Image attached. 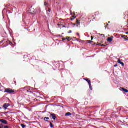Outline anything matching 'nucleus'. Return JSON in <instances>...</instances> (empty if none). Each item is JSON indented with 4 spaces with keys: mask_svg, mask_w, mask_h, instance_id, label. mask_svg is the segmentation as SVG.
<instances>
[{
    "mask_svg": "<svg viewBox=\"0 0 128 128\" xmlns=\"http://www.w3.org/2000/svg\"><path fill=\"white\" fill-rule=\"evenodd\" d=\"M76 17L74 16H72V18H71V20H74Z\"/></svg>",
    "mask_w": 128,
    "mask_h": 128,
    "instance_id": "obj_12",
    "label": "nucleus"
},
{
    "mask_svg": "<svg viewBox=\"0 0 128 128\" xmlns=\"http://www.w3.org/2000/svg\"><path fill=\"white\" fill-rule=\"evenodd\" d=\"M114 40V36H111L110 38H108L107 40L108 42H112L113 40Z\"/></svg>",
    "mask_w": 128,
    "mask_h": 128,
    "instance_id": "obj_6",
    "label": "nucleus"
},
{
    "mask_svg": "<svg viewBox=\"0 0 128 128\" xmlns=\"http://www.w3.org/2000/svg\"><path fill=\"white\" fill-rule=\"evenodd\" d=\"M77 36H78L79 38H80V34L77 33Z\"/></svg>",
    "mask_w": 128,
    "mask_h": 128,
    "instance_id": "obj_25",
    "label": "nucleus"
},
{
    "mask_svg": "<svg viewBox=\"0 0 128 128\" xmlns=\"http://www.w3.org/2000/svg\"><path fill=\"white\" fill-rule=\"evenodd\" d=\"M118 64H115V65L114 66V68H116V67H118Z\"/></svg>",
    "mask_w": 128,
    "mask_h": 128,
    "instance_id": "obj_21",
    "label": "nucleus"
},
{
    "mask_svg": "<svg viewBox=\"0 0 128 128\" xmlns=\"http://www.w3.org/2000/svg\"><path fill=\"white\" fill-rule=\"evenodd\" d=\"M66 116H72V113L70 112H68L66 114Z\"/></svg>",
    "mask_w": 128,
    "mask_h": 128,
    "instance_id": "obj_10",
    "label": "nucleus"
},
{
    "mask_svg": "<svg viewBox=\"0 0 128 128\" xmlns=\"http://www.w3.org/2000/svg\"><path fill=\"white\" fill-rule=\"evenodd\" d=\"M44 6H48V3H46V2H44Z\"/></svg>",
    "mask_w": 128,
    "mask_h": 128,
    "instance_id": "obj_22",
    "label": "nucleus"
},
{
    "mask_svg": "<svg viewBox=\"0 0 128 128\" xmlns=\"http://www.w3.org/2000/svg\"><path fill=\"white\" fill-rule=\"evenodd\" d=\"M101 36H104V34H102Z\"/></svg>",
    "mask_w": 128,
    "mask_h": 128,
    "instance_id": "obj_30",
    "label": "nucleus"
},
{
    "mask_svg": "<svg viewBox=\"0 0 128 128\" xmlns=\"http://www.w3.org/2000/svg\"><path fill=\"white\" fill-rule=\"evenodd\" d=\"M66 40V38H64L62 39V42H64V40Z\"/></svg>",
    "mask_w": 128,
    "mask_h": 128,
    "instance_id": "obj_24",
    "label": "nucleus"
},
{
    "mask_svg": "<svg viewBox=\"0 0 128 128\" xmlns=\"http://www.w3.org/2000/svg\"><path fill=\"white\" fill-rule=\"evenodd\" d=\"M108 26H110V24H106V26H105L106 28H108Z\"/></svg>",
    "mask_w": 128,
    "mask_h": 128,
    "instance_id": "obj_20",
    "label": "nucleus"
},
{
    "mask_svg": "<svg viewBox=\"0 0 128 128\" xmlns=\"http://www.w3.org/2000/svg\"><path fill=\"white\" fill-rule=\"evenodd\" d=\"M70 37H67V38H66V40H67L68 42H70Z\"/></svg>",
    "mask_w": 128,
    "mask_h": 128,
    "instance_id": "obj_16",
    "label": "nucleus"
},
{
    "mask_svg": "<svg viewBox=\"0 0 128 128\" xmlns=\"http://www.w3.org/2000/svg\"><path fill=\"white\" fill-rule=\"evenodd\" d=\"M50 118L52 120H56V114H50Z\"/></svg>",
    "mask_w": 128,
    "mask_h": 128,
    "instance_id": "obj_3",
    "label": "nucleus"
},
{
    "mask_svg": "<svg viewBox=\"0 0 128 128\" xmlns=\"http://www.w3.org/2000/svg\"><path fill=\"white\" fill-rule=\"evenodd\" d=\"M72 30H70V31L68 32V34H72Z\"/></svg>",
    "mask_w": 128,
    "mask_h": 128,
    "instance_id": "obj_28",
    "label": "nucleus"
},
{
    "mask_svg": "<svg viewBox=\"0 0 128 128\" xmlns=\"http://www.w3.org/2000/svg\"><path fill=\"white\" fill-rule=\"evenodd\" d=\"M48 120H50V118L46 117L44 118V120L45 122H48Z\"/></svg>",
    "mask_w": 128,
    "mask_h": 128,
    "instance_id": "obj_9",
    "label": "nucleus"
},
{
    "mask_svg": "<svg viewBox=\"0 0 128 128\" xmlns=\"http://www.w3.org/2000/svg\"><path fill=\"white\" fill-rule=\"evenodd\" d=\"M0 122H2V124H8V121L5 120H0Z\"/></svg>",
    "mask_w": 128,
    "mask_h": 128,
    "instance_id": "obj_5",
    "label": "nucleus"
},
{
    "mask_svg": "<svg viewBox=\"0 0 128 128\" xmlns=\"http://www.w3.org/2000/svg\"><path fill=\"white\" fill-rule=\"evenodd\" d=\"M108 24H110V22H108Z\"/></svg>",
    "mask_w": 128,
    "mask_h": 128,
    "instance_id": "obj_36",
    "label": "nucleus"
},
{
    "mask_svg": "<svg viewBox=\"0 0 128 128\" xmlns=\"http://www.w3.org/2000/svg\"><path fill=\"white\" fill-rule=\"evenodd\" d=\"M52 122H56V121L52 120Z\"/></svg>",
    "mask_w": 128,
    "mask_h": 128,
    "instance_id": "obj_35",
    "label": "nucleus"
},
{
    "mask_svg": "<svg viewBox=\"0 0 128 128\" xmlns=\"http://www.w3.org/2000/svg\"><path fill=\"white\" fill-rule=\"evenodd\" d=\"M124 92H128V90H126L124 88H122Z\"/></svg>",
    "mask_w": 128,
    "mask_h": 128,
    "instance_id": "obj_17",
    "label": "nucleus"
},
{
    "mask_svg": "<svg viewBox=\"0 0 128 128\" xmlns=\"http://www.w3.org/2000/svg\"><path fill=\"white\" fill-rule=\"evenodd\" d=\"M1 114H8V112H2Z\"/></svg>",
    "mask_w": 128,
    "mask_h": 128,
    "instance_id": "obj_27",
    "label": "nucleus"
},
{
    "mask_svg": "<svg viewBox=\"0 0 128 128\" xmlns=\"http://www.w3.org/2000/svg\"><path fill=\"white\" fill-rule=\"evenodd\" d=\"M87 42H88V44H92V42H93L92 40H88Z\"/></svg>",
    "mask_w": 128,
    "mask_h": 128,
    "instance_id": "obj_18",
    "label": "nucleus"
},
{
    "mask_svg": "<svg viewBox=\"0 0 128 128\" xmlns=\"http://www.w3.org/2000/svg\"><path fill=\"white\" fill-rule=\"evenodd\" d=\"M4 42V40L0 42V44H2Z\"/></svg>",
    "mask_w": 128,
    "mask_h": 128,
    "instance_id": "obj_33",
    "label": "nucleus"
},
{
    "mask_svg": "<svg viewBox=\"0 0 128 128\" xmlns=\"http://www.w3.org/2000/svg\"><path fill=\"white\" fill-rule=\"evenodd\" d=\"M4 128H8V126H4Z\"/></svg>",
    "mask_w": 128,
    "mask_h": 128,
    "instance_id": "obj_32",
    "label": "nucleus"
},
{
    "mask_svg": "<svg viewBox=\"0 0 128 128\" xmlns=\"http://www.w3.org/2000/svg\"><path fill=\"white\" fill-rule=\"evenodd\" d=\"M76 22L77 24H80V21L78 20H77Z\"/></svg>",
    "mask_w": 128,
    "mask_h": 128,
    "instance_id": "obj_13",
    "label": "nucleus"
},
{
    "mask_svg": "<svg viewBox=\"0 0 128 128\" xmlns=\"http://www.w3.org/2000/svg\"><path fill=\"white\" fill-rule=\"evenodd\" d=\"M118 64H122V66H124V64L122 62H120V59L118 58Z\"/></svg>",
    "mask_w": 128,
    "mask_h": 128,
    "instance_id": "obj_8",
    "label": "nucleus"
},
{
    "mask_svg": "<svg viewBox=\"0 0 128 128\" xmlns=\"http://www.w3.org/2000/svg\"><path fill=\"white\" fill-rule=\"evenodd\" d=\"M128 34V32H126V34Z\"/></svg>",
    "mask_w": 128,
    "mask_h": 128,
    "instance_id": "obj_37",
    "label": "nucleus"
},
{
    "mask_svg": "<svg viewBox=\"0 0 128 128\" xmlns=\"http://www.w3.org/2000/svg\"><path fill=\"white\" fill-rule=\"evenodd\" d=\"M101 46H106L101 44Z\"/></svg>",
    "mask_w": 128,
    "mask_h": 128,
    "instance_id": "obj_31",
    "label": "nucleus"
},
{
    "mask_svg": "<svg viewBox=\"0 0 128 128\" xmlns=\"http://www.w3.org/2000/svg\"><path fill=\"white\" fill-rule=\"evenodd\" d=\"M50 126L51 128H54V124H52V122H50Z\"/></svg>",
    "mask_w": 128,
    "mask_h": 128,
    "instance_id": "obj_15",
    "label": "nucleus"
},
{
    "mask_svg": "<svg viewBox=\"0 0 128 128\" xmlns=\"http://www.w3.org/2000/svg\"><path fill=\"white\" fill-rule=\"evenodd\" d=\"M4 92H6L7 94H14V90H12L10 88H6Z\"/></svg>",
    "mask_w": 128,
    "mask_h": 128,
    "instance_id": "obj_1",
    "label": "nucleus"
},
{
    "mask_svg": "<svg viewBox=\"0 0 128 128\" xmlns=\"http://www.w3.org/2000/svg\"><path fill=\"white\" fill-rule=\"evenodd\" d=\"M96 46H102V44H98Z\"/></svg>",
    "mask_w": 128,
    "mask_h": 128,
    "instance_id": "obj_23",
    "label": "nucleus"
},
{
    "mask_svg": "<svg viewBox=\"0 0 128 128\" xmlns=\"http://www.w3.org/2000/svg\"><path fill=\"white\" fill-rule=\"evenodd\" d=\"M92 40H94V37L92 36L91 37V40H92Z\"/></svg>",
    "mask_w": 128,
    "mask_h": 128,
    "instance_id": "obj_26",
    "label": "nucleus"
},
{
    "mask_svg": "<svg viewBox=\"0 0 128 128\" xmlns=\"http://www.w3.org/2000/svg\"><path fill=\"white\" fill-rule=\"evenodd\" d=\"M10 104H6L4 105L3 108L4 110H8V108L10 106Z\"/></svg>",
    "mask_w": 128,
    "mask_h": 128,
    "instance_id": "obj_4",
    "label": "nucleus"
},
{
    "mask_svg": "<svg viewBox=\"0 0 128 128\" xmlns=\"http://www.w3.org/2000/svg\"><path fill=\"white\" fill-rule=\"evenodd\" d=\"M73 26H76V24H73Z\"/></svg>",
    "mask_w": 128,
    "mask_h": 128,
    "instance_id": "obj_34",
    "label": "nucleus"
},
{
    "mask_svg": "<svg viewBox=\"0 0 128 128\" xmlns=\"http://www.w3.org/2000/svg\"><path fill=\"white\" fill-rule=\"evenodd\" d=\"M84 80H86V82L88 84H92V82H90V80L88 78H84Z\"/></svg>",
    "mask_w": 128,
    "mask_h": 128,
    "instance_id": "obj_7",
    "label": "nucleus"
},
{
    "mask_svg": "<svg viewBox=\"0 0 128 128\" xmlns=\"http://www.w3.org/2000/svg\"><path fill=\"white\" fill-rule=\"evenodd\" d=\"M89 86L90 90H92V84H89Z\"/></svg>",
    "mask_w": 128,
    "mask_h": 128,
    "instance_id": "obj_14",
    "label": "nucleus"
},
{
    "mask_svg": "<svg viewBox=\"0 0 128 128\" xmlns=\"http://www.w3.org/2000/svg\"><path fill=\"white\" fill-rule=\"evenodd\" d=\"M21 126L22 128H26V125L24 124H21Z\"/></svg>",
    "mask_w": 128,
    "mask_h": 128,
    "instance_id": "obj_19",
    "label": "nucleus"
},
{
    "mask_svg": "<svg viewBox=\"0 0 128 128\" xmlns=\"http://www.w3.org/2000/svg\"><path fill=\"white\" fill-rule=\"evenodd\" d=\"M0 110H2V108L1 107H0Z\"/></svg>",
    "mask_w": 128,
    "mask_h": 128,
    "instance_id": "obj_39",
    "label": "nucleus"
},
{
    "mask_svg": "<svg viewBox=\"0 0 128 128\" xmlns=\"http://www.w3.org/2000/svg\"><path fill=\"white\" fill-rule=\"evenodd\" d=\"M122 38H124V40H125L126 42V40H128L126 36H122Z\"/></svg>",
    "mask_w": 128,
    "mask_h": 128,
    "instance_id": "obj_11",
    "label": "nucleus"
},
{
    "mask_svg": "<svg viewBox=\"0 0 128 128\" xmlns=\"http://www.w3.org/2000/svg\"><path fill=\"white\" fill-rule=\"evenodd\" d=\"M22 90H26V92H30L32 93V91L30 90V88H28V87H25L24 88H22Z\"/></svg>",
    "mask_w": 128,
    "mask_h": 128,
    "instance_id": "obj_2",
    "label": "nucleus"
},
{
    "mask_svg": "<svg viewBox=\"0 0 128 128\" xmlns=\"http://www.w3.org/2000/svg\"><path fill=\"white\" fill-rule=\"evenodd\" d=\"M51 10H50V8H48V12H50Z\"/></svg>",
    "mask_w": 128,
    "mask_h": 128,
    "instance_id": "obj_29",
    "label": "nucleus"
},
{
    "mask_svg": "<svg viewBox=\"0 0 128 128\" xmlns=\"http://www.w3.org/2000/svg\"><path fill=\"white\" fill-rule=\"evenodd\" d=\"M46 120H48L46 119Z\"/></svg>",
    "mask_w": 128,
    "mask_h": 128,
    "instance_id": "obj_40",
    "label": "nucleus"
},
{
    "mask_svg": "<svg viewBox=\"0 0 128 128\" xmlns=\"http://www.w3.org/2000/svg\"><path fill=\"white\" fill-rule=\"evenodd\" d=\"M9 42V44H10V42L8 41Z\"/></svg>",
    "mask_w": 128,
    "mask_h": 128,
    "instance_id": "obj_38",
    "label": "nucleus"
}]
</instances>
